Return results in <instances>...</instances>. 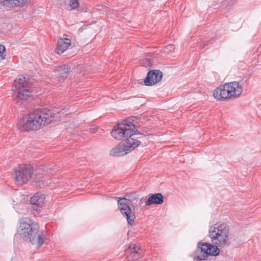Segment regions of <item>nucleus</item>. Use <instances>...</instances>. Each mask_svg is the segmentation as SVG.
I'll list each match as a JSON object with an SVG mask.
<instances>
[{
    "label": "nucleus",
    "instance_id": "1",
    "mask_svg": "<svg viewBox=\"0 0 261 261\" xmlns=\"http://www.w3.org/2000/svg\"><path fill=\"white\" fill-rule=\"evenodd\" d=\"M138 123L137 117H129L118 123L111 132V135L114 139L123 141L125 149L128 153L141 144V141L134 137L137 132L136 124Z\"/></svg>",
    "mask_w": 261,
    "mask_h": 261
},
{
    "label": "nucleus",
    "instance_id": "2",
    "mask_svg": "<svg viewBox=\"0 0 261 261\" xmlns=\"http://www.w3.org/2000/svg\"><path fill=\"white\" fill-rule=\"evenodd\" d=\"M17 233L24 241L30 243L37 249L44 243L43 234L39 230V225L30 218L20 219Z\"/></svg>",
    "mask_w": 261,
    "mask_h": 261
},
{
    "label": "nucleus",
    "instance_id": "3",
    "mask_svg": "<svg viewBox=\"0 0 261 261\" xmlns=\"http://www.w3.org/2000/svg\"><path fill=\"white\" fill-rule=\"evenodd\" d=\"M36 83L35 80L30 75H19L12 87L14 101L21 103L27 101L31 95L30 88L36 86Z\"/></svg>",
    "mask_w": 261,
    "mask_h": 261
},
{
    "label": "nucleus",
    "instance_id": "4",
    "mask_svg": "<svg viewBox=\"0 0 261 261\" xmlns=\"http://www.w3.org/2000/svg\"><path fill=\"white\" fill-rule=\"evenodd\" d=\"M54 115H22L17 123V129L21 132L36 130L50 123Z\"/></svg>",
    "mask_w": 261,
    "mask_h": 261
},
{
    "label": "nucleus",
    "instance_id": "5",
    "mask_svg": "<svg viewBox=\"0 0 261 261\" xmlns=\"http://www.w3.org/2000/svg\"><path fill=\"white\" fill-rule=\"evenodd\" d=\"M208 236L212 243L220 248H224L229 244V228L224 223H216L211 226Z\"/></svg>",
    "mask_w": 261,
    "mask_h": 261
},
{
    "label": "nucleus",
    "instance_id": "6",
    "mask_svg": "<svg viewBox=\"0 0 261 261\" xmlns=\"http://www.w3.org/2000/svg\"><path fill=\"white\" fill-rule=\"evenodd\" d=\"M242 92V86L238 82H231L220 85L215 89L213 96L219 101L239 97Z\"/></svg>",
    "mask_w": 261,
    "mask_h": 261
},
{
    "label": "nucleus",
    "instance_id": "7",
    "mask_svg": "<svg viewBox=\"0 0 261 261\" xmlns=\"http://www.w3.org/2000/svg\"><path fill=\"white\" fill-rule=\"evenodd\" d=\"M33 168L29 164H21L14 170V180L20 186L27 184L32 177Z\"/></svg>",
    "mask_w": 261,
    "mask_h": 261
},
{
    "label": "nucleus",
    "instance_id": "8",
    "mask_svg": "<svg viewBox=\"0 0 261 261\" xmlns=\"http://www.w3.org/2000/svg\"><path fill=\"white\" fill-rule=\"evenodd\" d=\"M219 246L210 243L200 242L198 249L195 253L194 259L203 260L206 259L208 255L217 256L220 253Z\"/></svg>",
    "mask_w": 261,
    "mask_h": 261
},
{
    "label": "nucleus",
    "instance_id": "9",
    "mask_svg": "<svg viewBox=\"0 0 261 261\" xmlns=\"http://www.w3.org/2000/svg\"><path fill=\"white\" fill-rule=\"evenodd\" d=\"M163 77V73L160 70H150L144 80V85L151 86L160 82Z\"/></svg>",
    "mask_w": 261,
    "mask_h": 261
},
{
    "label": "nucleus",
    "instance_id": "10",
    "mask_svg": "<svg viewBox=\"0 0 261 261\" xmlns=\"http://www.w3.org/2000/svg\"><path fill=\"white\" fill-rule=\"evenodd\" d=\"M130 254L128 256L129 261H139L143 257V250L139 246L131 244L129 247Z\"/></svg>",
    "mask_w": 261,
    "mask_h": 261
},
{
    "label": "nucleus",
    "instance_id": "11",
    "mask_svg": "<svg viewBox=\"0 0 261 261\" xmlns=\"http://www.w3.org/2000/svg\"><path fill=\"white\" fill-rule=\"evenodd\" d=\"M46 201V196L41 192L35 193L31 198L30 202L32 204L41 207Z\"/></svg>",
    "mask_w": 261,
    "mask_h": 261
},
{
    "label": "nucleus",
    "instance_id": "12",
    "mask_svg": "<svg viewBox=\"0 0 261 261\" xmlns=\"http://www.w3.org/2000/svg\"><path fill=\"white\" fill-rule=\"evenodd\" d=\"M71 40L68 38H60L57 43L56 53L61 55L63 54L71 45Z\"/></svg>",
    "mask_w": 261,
    "mask_h": 261
},
{
    "label": "nucleus",
    "instance_id": "13",
    "mask_svg": "<svg viewBox=\"0 0 261 261\" xmlns=\"http://www.w3.org/2000/svg\"><path fill=\"white\" fill-rule=\"evenodd\" d=\"M71 67L68 64H63L57 67V70L59 72L60 81H64L69 75Z\"/></svg>",
    "mask_w": 261,
    "mask_h": 261
},
{
    "label": "nucleus",
    "instance_id": "14",
    "mask_svg": "<svg viewBox=\"0 0 261 261\" xmlns=\"http://www.w3.org/2000/svg\"><path fill=\"white\" fill-rule=\"evenodd\" d=\"M128 152L126 150L123 144H119L113 148L110 151V154L112 156H120L126 155Z\"/></svg>",
    "mask_w": 261,
    "mask_h": 261
},
{
    "label": "nucleus",
    "instance_id": "15",
    "mask_svg": "<svg viewBox=\"0 0 261 261\" xmlns=\"http://www.w3.org/2000/svg\"><path fill=\"white\" fill-rule=\"evenodd\" d=\"M1 2L4 6L13 8L27 4L30 0H1Z\"/></svg>",
    "mask_w": 261,
    "mask_h": 261
},
{
    "label": "nucleus",
    "instance_id": "16",
    "mask_svg": "<svg viewBox=\"0 0 261 261\" xmlns=\"http://www.w3.org/2000/svg\"><path fill=\"white\" fill-rule=\"evenodd\" d=\"M164 201V197L161 193H156L149 196L146 201V205H150L152 204H161Z\"/></svg>",
    "mask_w": 261,
    "mask_h": 261
},
{
    "label": "nucleus",
    "instance_id": "17",
    "mask_svg": "<svg viewBox=\"0 0 261 261\" xmlns=\"http://www.w3.org/2000/svg\"><path fill=\"white\" fill-rule=\"evenodd\" d=\"M28 114H56L53 110H51L47 107L43 106H39L35 108L33 113L30 112Z\"/></svg>",
    "mask_w": 261,
    "mask_h": 261
},
{
    "label": "nucleus",
    "instance_id": "18",
    "mask_svg": "<svg viewBox=\"0 0 261 261\" xmlns=\"http://www.w3.org/2000/svg\"><path fill=\"white\" fill-rule=\"evenodd\" d=\"M118 199L117 204L119 210L120 211L128 208L129 206V200L125 198H117Z\"/></svg>",
    "mask_w": 261,
    "mask_h": 261
},
{
    "label": "nucleus",
    "instance_id": "19",
    "mask_svg": "<svg viewBox=\"0 0 261 261\" xmlns=\"http://www.w3.org/2000/svg\"><path fill=\"white\" fill-rule=\"evenodd\" d=\"M126 220L128 224L132 225L135 220V215L133 212L125 213V214H122Z\"/></svg>",
    "mask_w": 261,
    "mask_h": 261
},
{
    "label": "nucleus",
    "instance_id": "20",
    "mask_svg": "<svg viewBox=\"0 0 261 261\" xmlns=\"http://www.w3.org/2000/svg\"><path fill=\"white\" fill-rule=\"evenodd\" d=\"M69 4L72 9H75L79 6L78 0H69Z\"/></svg>",
    "mask_w": 261,
    "mask_h": 261
},
{
    "label": "nucleus",
    "instance_id": "21",
    "mask_svg": "<svg viewBox=\"0 0 261 261\" xmlns=\"http://www.w3.org/2000/svg\"><path fill=\"white\" fill-rule=\"evenodd\" d=\"M6 48L4 45L0 44V57L3 60L5 59L6 55L5 54Z\"/></svg>",
    "mask_w": 261,
    "mask_h": 261
},
{
    "label": "nucleus",
    "instance_id": "22",
    "mask_svg": "<svg viewBox=\"0 0 261 261\" xmlns=\"http://www.w3.org/2000/svg\"><path fill=\"white\" fill-rule=\"evenodd\" d=\"M121 214H125V213L132 212L131 208L128 207L127 208L123 209L120 211Z\"/></svg>",
    "mask_w": 261,
    "mask_h": 261
},
{
    "label": "nucleus",
    "instance_id": "23",
    "mask_svg": "<svg viewBox=\"0 0 261 261\" xmlns=\"http://www.w3.org/2000/svg\"><path fill=\"white\" fill-rule=\"evenodd\" d=\"M175 48L174 45L173 44H169L166 46L167 49L169 50V51H172Z\"/></svg>",
    "mask_w": 261,
    "mask_h": 261
},
{
    "label": "nucleus",
    "instance_id": "24",
    "mask_svg": "<svg viewBox=\"0 0 261 261\" xmlns=\"http://www.w3.org/2000/svg\"><path fill=\"white\" fill-rule=\"evenodd\" d=\"M97 131V127L91 128L90 129V132L91 134H94Z\"/></svg>",
    "mask_w": 261,
    "mask_h": 261
},
{
    "label": "nucleus",
    "instance_id": "25",
    "mask_svg": "<svg viewBox=\"0 0 261 261\" xmlns=\"http://www.w3.org/2000/svg\"><path fill=\"white\" fill-rule=\"evenodd\" d=\"M145 61L147 62V65L151 64L150 60L149 59H145Z\"/></svg>",
    "mask_w": 261,
    "mask_h": 261
},
{
    "label": "nucleus",
    "instance_id": "26",
    "mask_svg": "<svg viewBox=\"0 0 261 261\" xmlns=\"http://www.w3.org/2000/svg\"><path fill=\"white\" fill-rule=\"evenodd\" d=\"M258 50H259L260 51H261V44L259 46Z\"/></svg>",
    "mask_w": 261,
    "mask_h": 261
},
{
    "label": "nucleus",
    "instance_id": "27",
    "mask_svg": "<svg viewBox=\"0 0 261 261\" xmlns=\"http://www.w3.org/2000/svg\"><path fill=\"white\" fill-rule=\"evenodd\" d=\"M143 66H146L147 65H146L144 64V65H143Z\"/></svg>",
    "mask_w": 261,
    "mask_h": 261
}]
</instances>
